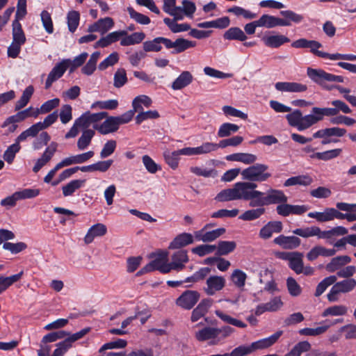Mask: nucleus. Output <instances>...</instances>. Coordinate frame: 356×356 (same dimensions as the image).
<instances>
[{"label":"nucleus","mask_w":356,"mask_h":356,"mask_svg":"<svg viewBox=\"0 0 356 356\" xmlns=\"http://www.w3.org/2000/svg\"><path fill=\"white\" fill-rule=\"evenodd\" d=\"M246 279V273L239 269L234 270L231 275V280L234 285L240 289L244 287Z\"/></svg>","instance_id":"obj_55"},{"label":"nucleus","mask_w":356,"mask_h":356,"mask_svg":"<svg viewBox=\"0 0 356 356\" xmlns=\"http://www.w3.org/2000/svg\"><path fill=\"white\" fill-rule=\"evenodd\" d=\"M333 284L334 285L327 295V300L330 302L337 301V295L339 293H346L353 291L356 286V280L353 278H349L338 282H335Z\"/></svg>","instance_id":"obj_8"},{"label":"nucleus","mask_w":356,"mask_h":356,"mask_svg":"<svg viewBox=\"0 0 356 356\" xmlns=\"http://www.w3.org/2000/svg\"><path fill=\"white\" fill-rule=\"evenodd\" d=\"M95 132L92 129H85L77 141V147L80 150L86 149L90 144Z\"/></svg>","instance_id":"obj_44"},{"label":"nucleus","mask_w":356,"mask_h":356,"mask_svg":"<svg viewBox=\"0 0 356 356\" xmlns=\"http://www.w3.org/2000/svg\"><path fill=\"white\" fill-rule=\"evenodd\" d=\"M67 20L69 31L74 33L79 24V13L76 10L70 11L67 15Z\"/></svg>","instance_id":"obj_52"},{"label":"nucleus","mask_w":356,"mask_h":356,"mask_svg":"<svg viewBox=\"0 0 356 356\" xmlns=\"http://www.w3.org/2000/svg\"><path fill=\"white\" fill-rule=\"evenodd\" d=\"M319 232L320 228L316 226L306 228H297L293 230V233L294 234L300 236L303 238H308L316 236Z\"/></svg>","instance_id":"obj_57"},{"label":"nucleus","mask_w":356,"mask_h":356,"mask_svg":"<svg viewBox=\"0 0 356 356\" xmlns=\"http://www.w3.org/2000/svg\"><path fill=\"white\" fill-rule=\"evenodd\" d=\"M218 332L217 327L207 326L196 332L195 337L198 341H205L218 337Z\"/></svg>","instance_id":"obj_35"},{"label":"nucleus","mask_w":356,"mask_h":356,"mask_svg":"<svg viewBox=\"0 0 356 356\" xmlns=\"http://www.w3.org/2000/svg\"><path fill=\"white\" fill-rule=\"evenodd\" d=\"M13 42L23 45L26 42V36L22 24L17 20L13 22Z\"/></svg>","instance_id":"obj_37"},{"label":"nucleus","mask_w":356,"mask_h":356,"mask_svg":"<svg viewBox=\"0 0 356 356\" xmlns=\"http://www.w3.org/2000/svg\"><path fill=\"white\" fill-rule=\"evenodd\" d=\"M337 281V276L335 275H330L329 277H327L324 278L321 282L318 283V284L316 286V291H315V296L319 297L321 296L323 292L327 289L328 286L335 283Z\"/></svg>","instance_id":"obj_51"},{"label":"nucleus","mask_w":356,"mask_h":356,"mask_svg":"<svg viewBox=\"0 0 356 356\" xmlns=\"http://www.w3.org/2000/svg\"><path fill=\"white\" fill-rule=\"evenodd\" d=\"M239 127L238 125L229 122H225L220 126L217 135L219 138L228 137L232 134L236 133Z\"/></svg>","instance_id":"obj_46"},{"label":"nucleus","mask_w":356,"mask_h":356,"mask_svg":"<svg viewBox=\"0 0 356 356\" xmlns=\"http://www.w3.org/2000/svg\"><path fill=\"white\" fill-rule=\"evenodd\" d=\"M106 120L101 124H93L94 129L97 130L102 135H106L110 133L115 132L118 130L120 124L115 116L106 117Z\"/></svg>","instance_id":"obj_15"},{"label":"nucleus","mask_w":356,"mask_h":356,"mask_svg":"<svg viewBox=\"0 0 356 356\" xmlns=\"http://www.w3.org/2000/svg\"><path fill=\"white\" fill-rule=\"evenodd\" d=\"M307 74L314 82L329 90L333 88L327 86L325 82L343 83L344 81L343 76L326 72L321 69L308 67Z\"/></svg>","instance_id":"obj_2"},{"label":"nucleus","mask_w":356,"mask_h":356,"mask_svg":"<svg viewBox=\"0 0 356 356\" xmlns=\"http://www.w3.org/2000/svg\"><path fill=\"white\" fill-rule=\"evenodd\" d=\"M211 224H207L202 229L195 232V237L197 241H202L204 243L212 242L216 238L224 234L226 229L223 227L218 228L209 232H205V229L210 227Z\"/></svg>","instance_id":"obj_11"},{"label":"nucleus","mask_w":356,"mask_h":356,"mask_svg":"<svg viewBox=\"0 0 356 356\" xmlns=\"http://www.w3.org/2000/svg\"><path fill=\"white\" fill-rule=\"evenodd\" d=\"M138 114L136 115L135 120L137 124H140L145 120L149 119H157L160 117V115L157 111H138Z\"/></svg>","instance_id":"obj_61"},{"label":"nucleus","mask_w":356,"mask_h":356,"mask_svg":"<svg viewBox=\"0 0 356 356\" xmlns=\"http://www.w3.org/2000/svg\"><path fill=\"white\" fill-rule=\"evenodd\" d=\"M206 284L207 287L204 288V292L208 296H213L225 287V279L222 276L212 275L207 280Z\"/></svg>","instance_id":"obj_16"},{"label":"nucleus","mask_w":356,"mask_h":356,"mask_svg":"<svg viewBox=\"0 0 356 356\" xmlns=\"http://www.w3.org/2000/svg\"><path fill=\"white\" fill-rule=\"evenodd\" d=\"M223 38L226 40L245 42L248 39V36L241 28L234 26L228 29L224 33Z\"/></svg>","instance_id":"obj_33"},{"label":"nucleus","mask_w":356,"mask_h":356,"mask_svg":"<svg viewBox=\"0 0 356 356\" xmlns=\"http://www.w3.org/2000/svg\"><path fill=\"white\" fill-rule=\"evenodd\" d=\"M236 248L235 241H220L216 247V254L218 256L227 255L232 252Z\"/></svg>","instance_id":"obj_45"},{"label":"nucleus","mask_w":356,"mask_h":356,"mask_svg":"<svg viewBox=\"0 0 356 356\" xmlns=\"http://www.w3.org/2000/svg\"><path fill=\"white\" fill-rule=\"evenodd\" d=\"M40 193V190L38 188H24L2 199L0 204L2 207H13L18 200L33 198L38 196Z\"/></svg>","instance_id":"obj_6"},{"label":"nucleus","mask_w":356,"mask_h":356,"mask_svg":"<svg viewBox=\"0 0 356 356\" xmlns=\"http://www.w3.org/2000/svg\"><path fill=\"white\" fill-rule=\"evenodd\" d=\"M280 15L284 17L283 20H286L289 23L287 26H291V22L299 24L304 19L302 15L298 14L291 10H282L280 11Z\"/></svg>","instance_id":"obj_56"},{"label":"nucleus","mask_w":356,"mask_h":356,"mask_svg":"<svg viewBox=\"0 0 356 356\" xmlns=\"http://www.w3.org/2000/svg\"><path fill=\"white\" fill-rule=\"evenodd\" d=\"M341 152L342 149L340 148L333 149L323 152L314 153V154H310L309 157L313 159H316L327 161L338 157L341 154Z\"/></svg>","instance_id":"obj_42"},{"label":"nucleus","mask_w":356,"mask_h":356,"mask_svg":"<svg viewBox=\"0 0 356 356\" xmlns=\"http://www.w3.org/2000/svg\"><path fill=\"white\" fill-rule=\"evenodd\" d=\"M126 31H113L108 33L106 36L101 38L95 44V47H106L112 43L120 40V37L127 35Z\"/></svg>","instance_id":"obj_29"},{"label":"nucleus","mask_w":356,"mask_h":356,"mask_svg":"<svg viewBox=\"0 0 356 356\" xmlns=\"http://www.w3.org/2000/svg\"><path fill=\"white\" fill-rule=\"evenodd\" d=\"M211 268L209 267H203L199 270L194 273L191 276L186 278V282L190 283H196L205 279V277L210 273Z\"/></svg>","instance_id":"obj_53"},{"label":"nucleus","mask_w":356,"mask_h":356,"mask_svg":"<svg viewBox=\"0 0 356 356\" xmlns=\"http://www.w3.org/2000/svg\"><path fill=\"white\" fill-rule=\"evenodd\" d=\"M67 61L63 59L52 68L46 79L45 89H49L54 81L63 76L68 68V65L66 63Z\"/></svg>","instance_id":"obj_14"},{"label":"nucleus","mask_w":356,"mask_h":356,"mask_svg":"<svg viewBox=\"0 0 356 356\" xmlns=\"http://www.w3.org/2000/svg\"><path fill=\"white\" fill-rule=\"evenodd\" d=\"M215 200L218 202L236 200V193L234 186L232 188L224 189L217 194Z\"/></svg>","instance_id":"obj_50"},{"label":"nucleus","mask_w":356,"mask_h":356,"mask_svg":"<svg viewBox=\"0 0 356 356\" xmlns=\"http://www.w3.org/2000/svg\"><path fill=\"white\" fill-rule=\"evenodd\" d=\"M163 45L168 49V38L164 37H157L152 40L143 42V49L146 52H158L162 49Z\"/></svg>","instance_id":"obj_27"},{"label":"nucleus","mask_w":356,"mask_h":356,"mask_svg":"<svg viewBox=\"0 0 356 356\" xmlns=\"http://www.w3.org/2000/svg\"><path fill=\"white\" fill-rule=\"evenodd\" d=\"M124 37L121 40L120 44L122 46H130L140 43L145 38V34L143 32H135Z\"/></svg>","instance_id":"obj_43"},{"label":"nucleus","mask_w":356,"mask_h":356,"mask_svg":"<svg viewBox=\"0 0 356 356\" xmlns=\"http://www.w3.org/2000/svg\"><path fill=\"white\" fill-rule=\"evenodd\" d=\"M163 22L168 26L170 30L174 33H180L183 31H186L191 29L190 24L187 23L184 24H177L175 20L171 19L168 17H165L163 19Z\"/></svg>","instance_id":"obj_47"},{"label":"nucleus","mask_w":356,"mask_h":356,"mask_svg":"<svg viewBox=\"0 0 356 356\" xmlns=\"http://www.w3.org/2000/svg\"><path fill=\"white\" fill-rule=\"evenodd\" d=\"M258 207H264L271 204L279 205L281 203H286L288 201V197L284 193L278 189L270 188L266 193L262 192L260 196Z\"/></svg>","instance_id":"obj_7"},{"label":"nucleus","mask_w":356,"mask_h":356,"mask_svg":"<svg viewBox=\"0 0 356 356\" xmlns=\"http://www.w3.org/2000/svg\"><path fill=\"white\" fill-rule=\"evenodd\" d=\"M41 21L44 30L49 34L54 32V24L51 17V14L47 10H42L40 13Z\"/></svg>","instance_id":"obj_63"},{"label":"nucleus","mask_w":356,"mask_h":356,"mask_svg":"<svg viewBox=\"0 0 356 356\" xmlns=\"http://www.w3.org/2000/svg\"><path fill=\"white\" fill-rule=\"evenodd\" d=\"M351 261V258L348 255L337 256L331 259L326 265L325 269L329 273L339 270L341 268Z\"/></svg>","instance_id":"obj_32"},{"label":"nucleus","mask_w":356,"mask_h":356,"mask_svg":"<svg viewBox=\"0 0 356 356\" xmlns=\"http://www.w3.org/2000/svg\"><path fill=\"white\" fill-rule=\"evenodd\" d=\"M60 99L58 98H54L44 102L40 108H35V111L38 112L39 114H44L49 113L53 109L56 108L59 106Z\"/></svg>","instance_id":"obj_59"},{"label":"nucleus","mask_w":356,"mask_h":356,"mask_svg":"<svg viewBox=\"0 0 356 356\" xmlns=\"http://www.w3.org/2000/svg\"><path fill=\"white\" fill-rule=\"evenodd\" d=\"M107 232V227L102 223H97L92 225L88 230L85 237L84 242L86 244L91 243L95 237L104 236Z\"/></svg>","instance_id":"obj_26"},{"label":"nucleus","mask_w":356,"mask_h":356,"mask_svg":"<svg viewBox=\"0 0 356 356\" xmlns=\"http://www.w3.org/2000/svg\"><path fill=\"white\" fill-rule=\"evenodd\" d=\"M196 45V42L190 41L184 38H177L175 41H172L168 38V49H173L172 54H177L184 52L186 49L194 47Z\"/></svg>","instance_id":"obj_19"},{"label":"nucleus","mask_w":356,"mask_h":356,"mask_svg":"<svg viewBox=\"0 0 356 356\" xmlns=\"http://www.w3.org/2000/svg\"><path fill=\"white\" fill-rule=\"evenodd\" d=\"M260 27L267 29L274 28L277 26H288L289 23L282 18L264 14L258 19Z\"/></svg>","instance_id":"obj_25"},{"label":"nucleus","mask_w":356,"mask_h":356,"mask_svg":"<svg viewBox=\"0 0 356 356\" xmlns=\"http://www.w3.org/2000/svg\"><path fill=\"white\" fill-rule=\"evenodd\" d=\"M283 331L278 330L268 337L254 341L250 344L252 351L268 348L274 345L282 335Z\"/></svg>","instance_id":"obj_17"},{"label":"nucleus","mask_w":356,"mask_h":356,"mask_svg":"<svg viewBox=\"0 0 356 356\" xmlns=\"http://www.w3.org/2000/svg\"><path fill=\"white\" fill-rule=\"evenodd\" d=\"M200 298V293L197 291L186 290L177 299L176 305L186 310H190L197 304Z\"/></svg>","instance_id":"obj_9"},{"label":"nucleus","mask_w":356,"mask_h":356,"mask_svg":"<svg viewBox=\"0 0 356 356\" xmlns=\"http://www.w3.org/2000/svg\"><path fill=\"white\" fill-rule=\"evenodd\" d=\"M21 149L20 145L13 143L10 145L4 152L3 158L8 163H12L15 157V154L19 152Z\"/></svg>","instance_id":"obj_64"},{"label":"nucleus","mask_w":356,"mask_h":356,"mask_svg":"<svg viewBox=\"0 0 356 356\" xmlns=\"http://www.w3.org/2000/svg\"><path fill=\"white\" fill-rule=\"evenodd\" d=\"M303 253L293 252L286 254L284 259L289 261V266L296 273L300 274L303 272Z\"/></svg>","instance_id":"obj_22"},{"label":"nucleus","mask_w":356,"mask_h":356,"mask_svg":"<svg viewBox=\"0 0 356 356\" xmlns=\"http://www.w3.org/2000/svg\"><path fill=\"white\" fill-rule=\"evenodd\" d=\"M286 118L290 126L297 128L300 131H304L316 124L312 114L303 116L302 112L298 109L287 114Z\"/></svg>","instance_id":"obj_5"},{"label":"nucleus","mask_w":356,"mask_h":356,"mask_svg":"<svg viewBox=\"0 0 356 356\" xmlns=\"http://www.w3.org/2000/svg\"><path fill=\"white\" fill-rule=\"evenodd\" d=\"M283 229L281 221L272 220L266 224L259 231V236L262 239L270 238L273 233H280Z\"/></svg>","instance_id":"obj_21"},{"label":"nucleus","mask_w":356,"mask_h":356,"mask_svg":"<svg viewBox=\"0 0 356 356\" xmlns=\"http://www.w3.org/2000/svg\"><path fill=\"white\" fill-rule=\"evenodd\" d=\"M127 11L130 17L140 24L147 25L149 24L151 22L149 17L136 11L131 6L127 8Z\"/></svg>","instance_id":"obj_60"},{"label":"nucleus","mask_w":356,"mask_h":356,"mask_svg":"<svg viewBox=\"0 0 356 356\" xmlns=\"http://www.w3.org/2000/svg\"><path fill=\"white\" fill-rule=\"evenodd\" d=\"M38 116V112L30 106L23 111L19 110L16 114L7 118L1 124V127H8V133H13L18 127L17 123L21 122L28 118H37Z\"/></svg>","instance_id":"obj_4"},{"label":"nucleus","mask_w":356,"mask_h":356,"mask_svg":"<svg viewBox=\"0 0 356 356\" xmlns=\"http://www.w3.org/2000/svg\"><path fill=\"white\" fill-rule=\"evenodd\" d=\"M108 113L103 111L96 113H92L90 111L83 113L77 120V124L79 123L81 127L88 129L91 124H97V122L101 121L104 118L107 117Z\"/></svg>","instance_id":"obj_12"},{"label":"nucleus","mask_w":356,"mask_h":356,"mask_svg":"<svg viewBox=\"0 0 356 356\" xmlns=\"http://www.w3.org/2000/svg\"><path fill=\"white\" fill-rule=\"evenodd\" d=\"M193 80V76L189 71L182 72L172 82V88L175 90H181L189 86Z\"/></svg>","instance_id":"obj_31"},{"label":"nucleus","mask_w":356,"mask_h":356,"mask_svg":"<svg viewBox=\"0 0 356 356\" xmlns=\"http://www.w3.org/2000/svg\"><path fill=\"white\" fill-rule=\"evenodd\" d=\"M119 105L117 99H108L106 101H97L92 104L90 108L95 109L99 108L100 109L114 110Z\"/></svg>","instance_id":"obj_54"},{"label":"nucleus","mask_w":356,"mask_h":356,"mask_svg":"<svg viewBox=\"0 0 356 356\" xmlns=\"http://www.w3.org/2000/svg\"><path fill=\"white\" fill-rule=\"evenodd\" d=\"M274 243L285 250H293L300 246L301 240L295 236L280 235L273 240Z\"/></svg>","instance_id":"obj_20"},{"label":"nucleus","mask_w":356,"mask_h":356,"mask_svg":"<svg viewBox=\"0 0 356 356\" xmlns=\"http://www.w3.org/2000/svg\"><path fill=\"white\" fill-rule=\"evenodd\" d=\"M188 256L187 251L184 250H178L173 253L172 255V263H175L179 267L175 268V270L180 271L185 267V264L188 261Z\"/></svg>","instance_id":"obj_41"},{"label":"nucleus","mask_w":356,"mask_h":356,"mask_svg":"<svg viewBox=\"0 0 356 356\" xmlns=\"http://www.w3.org/2000/svg\"><path fill=\"white\" fill-rule=\"evenodd\" d=\"M308 210L306 205H292L286 203H281L276 207V212L278 215L286 217L291 214L302 215Z\"/></svg>","instance_id":"obj_13"},{"label":"nucleus","mask_w":356,"mask_h":356,"mask_svg":"<svg viewBox=\"0 0 356 356\" xmlns=\"http://www.w3.org/2000/svg\"><path fill=\"white\" fill-rule=\"evenodd\" d=\"M347 307L344 305H334L326 308L322 314L323 317L328 316H343L347 313Z\"/></svg>","instance_id":"obj_58"},{"label":"nucleus","mask_w":356,"mask_h":356,"mask_svg":"<svg viewBox=\"0 0 356 356\" xmlns=\"http://www.w3.org/2000/svg\"><path fill=\"white\" fill-rule=\"evenodd\" d=\"M257 184L249 181H238L234 184L237 200L249 201V207L254 208L258 207L260 196L262 192L256 190Z\"/></svg>","instance_id":"obj_1"},{"label":"nucleus","mask_w":356,"mask_h":356,"mask_svg":"<svg viewBox=\"0 0 356 356\" xmlns=\"http://www.w3.org/2000/svg\"><path fill=\"white\" fill-rule=\"evenodd\" d=\"M194 242L193 236L190 233H181L178 234L170 243L169 249L175 250L184 248Z\"/></svg>","instance_id":"obj_28"},{"label":"nucleus","mask_w":356,"mask_h":356,"mask_svg":"<svg viewBox=\"0 0 356 356\" xmlns=\"http://www.w3.org/2000/svg\"><path fill=\"white\" fill-rule=\"evenodd\" d=\"M291 47L296 49L309 48L310 51L313 54L320 58H323L327 56L326 52H323L318 50V49L322 47V44L321 43L316 40H309L305 38H300L293 41L291 43Z\"/></svg>","instance_id":"obj_10"},{"label":"nucleus","mask_w":356,"mask_h":356,"mask_svg":"<svg viewBox=\"0 0 356 356\" xmlns=\"http://www.w3.org/2000/svg\"><path fill=\"white\" fill-rule=\"evenodd\" d=\"M152 265L153 271L159 270L161 273L165 274L170 273L172 270H175V268L179 267L175 263H166V259L165 261L161 258H156L152 261Z\"/></svg>","instance_id":"obj_34"},{"label":"nucleus","mask_w":356,"mask_h":356,"mask_svg":"<svg viewBox=\"0 0 356 356\" xmlns=\"http://www.w3.org/2000/svg\"><path fill=\"white\" fill-rule=\"evenodd\" d=\"M213 303V300L211 298H207L202 299L193 310L191 317V321L196 322L203 317L207 313Z\"/></svg>","instance_id":"obj_23"},{"label":"nucleus","mask_w":356,"mask_h":356,"mask_svg":"<svg viewBox=\"0 0 356 356\" xmlns=\"http://www.w3.org/2000/svg\"><path fill=\"white\" fill-rule=\"evenodd\" d=\"M275 88L280 92H302L307 90V86L298 82H277Z\"/></svg>","instance_id":"obj_24"},{"label":"nucleus","mask_w":356,"mask_h":356,"mask_svg":"<svg viewBox=\"0 0 356 356\" xmlns=\"http://www.w3.org/2000/svg\"><path fill=\"white\" fill-rule=\"evenodd\" d=\"M268 166L265 164L256 163L243 170L241 172L242 178L249 182H262L266 181L270 176V173L266 172Z\"/></svg>","instance_id":"obj_3"},{"label":"nucleus","mask_w":356,"mask_h":356,"mask_svg":"<svg viewBox=\"0 0 356 356\" xmlns=\"http://www.w3.org/2000/svg\"><path fill=\"white\" fill-rule=\"evenodd\" d=\"M152 103V101L149 97L147 95H139L134 99L132 102V107L135 108V110L140 111H143L141 104H143L146 107H149L151 106Z\"/></svg>","instance_id":"obj_62"},{"label":"nucleus","mask_w":356,"mask_h":356,"mask_svg":"<svg viewBox=\"0 0 356 356\" xmlns=\"http://www.w3.org/2000/svg\"><path fill=\"white\" fill-rule=\"evenodd\" d=\"M313 182V179L309 175H298L291 177L287 179L284 183V186L289 187L291 186L300 185V186H309Z\"/></svg>","instance_id":"obj_39"},{"label":"nucleus","mask_w":356,"mask_h":356,"mask_svg":"<svg viewBox=\"0 0 356 356\" xmlns=\"http://www.w3.org/2000/svg\"><path fill=\"white\" fill-rule=\"evenodd\" d=\"M216 315L219 317L224 322L234 325L238 327L245 328L247 327V325L243 321L238 320L236 318H232V316L224 314L220 310L215 311Z\"/></svg>","instance_id":"obj_49"},{"label":"nucleus","mask_w":356,"mask_h":356,"mask_svg":"<svg viewBox=\"0 0 356 356\" xmlns=\"http://www.w3.org/2000/svg\"><path fill=\"white\" fill-rule=\"evenodd\" d=\"M85 179H74L63 186L62 192L64 197L72 195L77 190L84 186Z\"/></svg>","instance_id":"obj_38"},{"label":"nucleus","mask_w":356,"mask_h":356,"mask_svg":"<svg viewBox=\"0 0 356 356\" xmlns=\"http://www.w3.org/2000/svg\"><path fill=\"white\" fill-rule=\"evenodd\" d=\"M266 213V209L264 207H255L243 212L238 218L244 221H252L259 219Z\"/></svg>","instance_id":"obj_36"},{"label":"nucleus","mask_w":356,"mask_h":356,"mask_svg":"<svg viewBox=\"0 0 356 356\" xmlns=\"http://www.w3.org/2000/svg\"><path fill=\"white\" fill-rule=\"evenodd\" d=\"M261 40L266 47L270 48H279L290 42V39L284 35H265Z\"/></svg>","instance_id":"obj_30"},{"label":"nucleus","mask_w":356,"mask_h":356,"mask_svg":"<svg viewBox=\"0 0 356 356\" xmlns=\"http://www.w3.org/2000/svg\"><path fill=\"white\" fill-rule=\"evenodd\" d=\"M88 57V54L87 52H83L79 56H76L73 60L70 58L64 59L65 60H68L66 63L68 65V67H70V72H73L76 68L82 66L86 62L87 58Z\"/></svg>","instance_id":"obj_48"},{"label":"nucleus","mask_w":356,"mask_h":356,"mask_svg":"<svg viewBox=\"0 0 356 356\" xmlns=\"http://www.w3.org/2000/svg\"><path fill=\"white\" fill-rule=\"evenodd\" d=\"M57 147L58 143L56 142H51L49 146L45 149L42 156L37 160L33 168V171L38 172L46 163H47L57 151Z\"/></svg>","instance_id":"obj_18"},{"label":"nucleus","mask_w":356,"mask_h":356,"mask_svg":"<svg viewBox=\"0 0 356 356\" xmlns=\"http://www.w3.org/2000/svg\"><path fill=\"white\" fill-rule=\"evenodd\" d=\"M23 274L24 272L22 270L19 273L9 277H3L0 275V294L6 291L15 282L19 281L22 278Z\"/></svg>","instance_id":"obj_40"}]
</instances>
